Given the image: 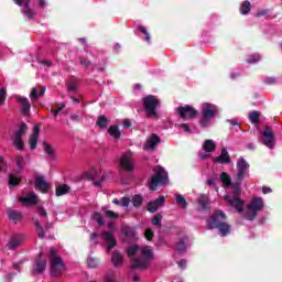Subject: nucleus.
<instances>
[{
    "label": "nucleus",
    "instance_id": "obj_1",
    "mask_svg": "<svg viewBox=\"0 0 282 282\" xmlns=\"http://www.w3.org/2000/svg\"><path fill=\"white\" fill-rule=\"evenodd\" d=\"M226 219H228V216H226L224 210H216L207 221V227L209 230H218L219 235L223 237H228V235H230L231 226L226 223Z\"/></svg>",
    "mask_w": 282,
    "mask_h": 282
},
{
    "label": "nucleus",
    "instance_id": "obj_2",
    "mask_svg": "<svg viewBox=\"0 0 282 282\" xmlns=\"http://www.w3.org/2000/svg\"><path fill=\"white\" fill-rule=\"evenodd\" d=\"M154 175L148 183L149 191H158L159 186H162L169 182V173L164 167L156 165L153 167Z\"/></svg>",
    "mask_w": 282,
    "mask_h": 282
},
{
    "label": "nucleus",
    "instance_id": "obj_3",
    "mask_svg": "<svg viewBox=\"0 0 282 282\" xmlns=\"http://www.w3.org/2000/svg\"><path fill=\"white\" fill-rule=\"evenodd\" d=\"M48 260L51 263V276H61L63 272H65V262H63V258L56 253V248H51Z\"/></svg>",
    "mask_w": 282,
    "mask_h": 282
},
{
    "label": "nucleus",
    "instance_id": "obj_4",
    "mask_svg": "<svg viewBox=\"0 0 282 282\" xmlns=\"http://www.w3.org/2000/svg\"><path fill=\"white\" fill-rule=\"evenodd\" d=\"M202 119L199 121L200 127H208L210 124V119L215 118L217 113H219V109L215 106V104L205 102L202 105Z\"/></svg>",
    "mask_w": 282,
    "mask_h": 282
},
{
    "label": "nucleus",
    "instance_id": "obj_5",
    "mask_svg": "<svg viewBox=\"0 0 282 282\" xmlns=\"http://www.w3.org/2000/svg\"><path fill=\"white\" fill-rule=\"evenodd\" d=\"M160 106V99L153 95H149L143 98V107L147 111L148 118H158V107Z\"/></svg>",
    "mask_w": 282,
    "mask_h": 282
},
{
    "label": "nucleus",
    "instance_id": "obj_6",
    "mask_svg": "<svg viewBox=\"0 0 282 282\" xmlns=\"http://www.w3.org/2000/svg\"><path fill=\"white\" fill-rule=\"evenodd\" d=\"M176 111L183 120H193L197 118V110L193 108V106H181L176 108Z\"/></svg>",
    "mask_w": 282,
    "mask_h": 282
},
{
    "label": "nucleus",
    "instance_id": "obj_7",
    "mask_svg": "<svg viewBox=\"0 0 282 282\" xmlns=\"http://www.w3.org/2000/svg\"><path fill=\"white\" fill-rule=\"evenodd\" d=\"M25 131H28V124L21 123L19 130L14 133L13 144L19 151H23L24 143L21 138H23Z\"/></svg>",
    "mask_w": 282,
    "mask_h": 282
},
{
    "label": "nucleus",
    "instance_id": "obj_8",
    "mask_svg": "<svg viewBox=\"0 0 282 282\" xmlns=\"http://www.w3.org/2000/svg\"><path fill=\"white\" fill-rule=\"evenodd\" d=\"M51 189L52 184L47 183V181L45 180V175L36 174V191H39L43 195H47V193H50Z\"/></svg>",
    "mask_w": 282,
    "mask_h": 282
},
{
    "label": "nucleus",
    "instance_id": "obj_9",
    "mask_svg": "<svg viewBox=\"0 0 282 282\" xmlns=\"http://www.w3.org/2000/svg\"><path fill=\"white\" fill-rule=\"evenodd\" d=\"M120 166L121 169H123V171H127L128 173H131V171L135 169L133 162V154H131V152H127L121 156Z\"/></svg>",
    "mask_w": 282,
    "mask_h": 282
},
{
    "label": "nucleus",
    "instance_id": "obj_10",
    "mask_svg": "<svg viewBox=\"0 0 282 282\" xmlns=\"http://www.w3.org/2000/svg\"><path fill=\"white\" fill-rule=\"evenodd\" d=\"M250 169V164L246 161V159L240 158L237 161V180H239V182H241V180H243V177H246V171H248Z\"/></svg>",
    "mask_w": 282,
    "mask_h": 282
},
{
    "label": "nucleus",
    "instance_id": "obj_11",
    "mask_svg": "<svg viewBox=\"0 0 282 282\" xmlns=\"http://www.w3.org/2000/svg\"><path fill=\"white\" fill-rule=\"evenodd\" d=\"M225 199L227 200L228 205L231 206V208H236L237 213L241 215L243 213V206H246V203L239 197L230 198L229 196H226Z\"/></svg>",
    "mask_w": 282,
    "mask_h": 282
},
{
    "label": "nucleus",
    "instance_id": "obj_12",
    "mask_svg": "<svg viewBox=\"0 0 282 282\" xmlns=\"http://www.w3.org/2000/svg\"><path fill=\"white\" fill-rule=\"evenodd\" d=\"M262 135H263V144L269 149H272V147H274V132H272V128L267 126L264 128Z\"/></svg>",
    "mask_w": 282,
    "mask_h": 282
},
{
    "label": "nucleus",
    "instance_id": "obj_13",
    "mask_svg": "<svg viewBox=\"0 0 282 282\" xmlns=\"http://www.w3.org/2000/svg\"><path fill=\"white\" fill-rule=\"evenodd\" d=\"M166 203V197L164 196H159L155 200H152L148 204V212L149 213H156L158 209L161 206H164V204Z\"/></svg>",
    "mask_w": 282,
    "mask_h": 282
},
{
    "label": "nucleus",
    "instance_id": "obj_14",
    "mask_svg": "<svg viewBox=\"0 0 282 282\" xmlns=\"http://www.w3.org/2000/svg\"><path fill=\"white\" fill-rule=\"evenodd\" d=\"M14 3H17V6L24 7L23 14L26 19H34V12L30 9V0H14Z\"/></svg>",
    "mask_w": 282,
    "mask_h": 282
},
{
    "label": "nucleus",
    "instance_id": "obj_15",
    "mask_svg": "<svg viewBox=\"0 0 282 282\" xmlns=\"http://www.w3.org/2000/svg\"><path fill=\"white\" fill-rule=\"evenodd\" d=\"M160 142H162V139L158 134L153 133L144 143L143 149L144 151L153 150L158 144H160Z\"/></svg>",
    "mask_w": 282,
    "mask_h": 282
},
{
    "label": "nucleus",
    "instance_id": "obj_16",
    "mask_svg": "<svg viewBox=\"0 0 282 282\" xmlns=\"http://www.w3.org/2000/svg\"><path fill=\"white\" fill-rule=\"evenodd\" d=\"M21 243H23V235H13L10 238L7 248L8 250H17Z\"/></svg>",
    "mask_w": 282,
    "mask_h": 282
},
{
    "label": "nucleus",
    "instance_id": "obj_17",
    "mask_svg": "<svg viewBox=\"0 0 282 282\" xmlns=\"http://www.w3.org/2000/svg\"><path fill=\"white\" fill-rule=\"evenodd\" d=\"M248 210H256L259 213V210H263V198L261 197H253L251 199V203L247 205Z\"/></svg>",
    "mask_w": 282,
    "mask_h": 282
},
{
    "label": "nucleus",
    "instance_id": "obj_18",
    "mask_svg": "<svg viewBox=\"0 0 282 282\" xmlns=\"http://www.w3.org/2000/svg\"><path fill=\"white\" fill-rule=\"evenodd\" d=\"M19 202H21L22 206H36V194L31 193L28 196H21Z\"/></svg>",
    "mask_w": 282,
    "mask_h": 282
},
{
    "label": "nucleus",
    "instance_id": "obj_19",
    "mask_svg": "<svg viewBox=\"0 0 282 282\" xmlns=\"http://www.w3.org/2000/svg\"><path fill=\"white\" fill-rule=\"evenodd\" d=\"M104 239L107 243L108 250H113V248H116V246H118V240H116V238L113 237V234H111V231H105Z\"/></svg>",
    "mask_w": 282,
    "mask_h": 282
},
{
    "label": "nucleus",
    "instance_id": "obj_20",
    "mask_svg": "<svg viewBox=\"0 0 282 282\" xmlns=\"http://www.w3.org/2000/svg\"><path fill=\"white\" fill-rule=\"evenodd\" d=\"M214 162L217 164H230V154H228V150L226 148H223L220 155L214 158Z\"/></svg>",
    "mask_w": 282,
    "mask_h": 282
},
{
    "label": "nucleus",
    "instance_id": "obj_21",
    "mask_svg": "<svg viewBox=\"0 0 282 282\" xmlns=\"http://www.w3.org/2000/svg\"><path fill=\"white\" fill-rule=\"evenodd\" d=\"M77 85H78V78H76L75 76L69 77V79L66 82V87L68 89L69 96L78 91Z\"/></svg>",
    "mask_w": 282,
    "mask_h": 282
},
{
    "label": "nucleus",
    "instance_id": "obj_22",
    "mask_svg": "<svg viewBox=\"0 0 282 282\" xmlns=\"http://www.w3.org/2000/svg\"><path fill=\"white\" fill-rule=\"evenodd\" d=\"M42 147L48 160H56V150H54V148H52V145L47 143V141H43Z\"/></svg>",
    "mask_w": 282,
    "mask_h": 282
},
{
    "label": "nucleus",
    "instance_id": "obj_23",
    "mask_svg": "<svg viewBox=\"0 0 282 282\" xmlns=\"http://www.w3.org/2000/svg\"><path fill=\"white\" fill-rule=\"evenodd\" d=\"M17 101L21 105V111L24 116L30 115V100L25 97H17Z\"/></svg>",
    "mask_w": 282,
    "mask_h": 282
},
{
    "label": "nucleus",
    "instance_id": "obj_24",
    "mask_svg": "<svg viewBox=\"0 0 282 282\" xmlns=\"http://www.w3.org/2000/svg\"><path fill=\"white\" fill-rule=\"evenodd\" d=\"M131 267L133 270H147L149 268V261L133 258Z\"/></svg>",
    "mask_w": 282,
    "mask_h": 282
},
{
    "label": "nucleus",
    "instance_id": "obj_25",
    "mask_svg": "<svg viewBox=\"0 0 282 282\" xmlns=\"http://www.w3.org/2000/svg\"><path fill=\"white\" fill-rule=\"evenodd\" d=\"M69 191H72V187L67 184H59L55 187V195L56 197H63V195L69 194Z\"/></svg>",
    "mask_w": 282,
    "mask_h": 282
},
{
    "label": "nucleus",
    "instance_id": "obj_26",
    "mask_svg": "<svg viewBox=\"0 0 282 282\" xmlns=\"http://www.w3.org/2000/svg\"><path fill=\"white\" fill-rule=\"evenodd\" d=\"M203 149L205 150V153H214V151H217V144L213 139H207L203 143Z\"/></svg>",
    "mask_w": 282,
    "mask_h": 282
},
{
    "label": "nucleus",
    "instance_id": "obj_27",
    "mask_svg": "<svg viewBox=\"0 0 282 282\" xmlns=\"http://www.w3.org/2000/svg\"><path fill=\"white\" fill-rule=\"evenodd\" d=\"M111 262L115 268H120V265H122L123 263L122 253H120V251H113L111 257Z\"/></svg>",
    "mask_w": 282,
    "mask_h": 282
},
{
    "label": "nucleus",
    "instance_id": "obj_28",
    "mask_svg": "<svg viewBox=\"0 0 282 282\" xmlns=\"http://www.w3.org/2000/svg\"><path fill=\"white\" fill-rule=\"evenodd\" d=\"M8 217L11 221H14L15 224L23 219V215L21 214V212L14 209H8Z\"/></svg>",
    "mask_w": 282,
    "mask_h": 282
},
{
    "label": "nucleus",
    "instance_id": "obj_29",
    "mask_svg": "<svg viewBox=\"0 0 282 282\" xmlns=\"http://www.w3.org/2000/svg\"><path fill=\"white\" fill-rule=\"evenodd\" d=\"M100 170H96L95 167H93L85 173V177L86 180H88V182H94V180H98V177H100Z\"/></svg>",
    "mask_w": 282,
    "mask_h": 282
},
{
    "label": "nucleus",
    "instance_id": "obj_30",
    "mask_svg": "<svg viewBox=\"0 0 282 282\" xmlns=\"http://www.w3.org/2000/svg\"><path fill=\"white\" fill-rule=\"evenodd\" d=\"M108 133L115 140H120V138L122 135V132L120 131V127H118L117 124L110 126L108 129Z\"/></svg>",
    "mask_w": 282,
    "mask_h": 282
},
{
    "label": "nucleus",
    "instance_id": "obj_31",
    "mask_svg": "<svg viewBox=\"0 0 282 282\" xmlns=\"http://www.w3.org/2000/svg\"><path fill=\"white\" fill-rule=\"evenodd\" d=\"M141 256L145 261H153V249L151 247H141Z\"/></svg>",
    "mask_w": 282,
    "mask_h": 282
},
{
    "label": "nucleus",
    "instance_id": "obj_32",
    "mask_svg": "<svg viewBox=\"0 0 282 282\" xmlns=\"http://www.w3.org/2000/svg\"><path fill=\"white\" fill-rule=\"evenodd\" d=\"M96 124L99 127V129L105 130L109 127V118L106 116H99L97 118Z\"/></svg>",
    "mask_w": 282,
    "mask_h": 282
},
{
    "label": "nucleus",
    "instance_id": "obj_33",
    "mask_svg": "<svg viewBox=\"0 0 282 282\" xmlns=\"http://www.w3.org/2000/svg\"><path fill=\"white\" fill-rule=\"evenodd\" d=\"M122 232L126 235L127 239H130V241H135V230L129 226L122 227Z\"/></svg>",
    "mask_w": 282,
    "mask_h": 282
},
{
    "label": "nucleus",
    "instance_id": "obj_34",
    "mask_svg": "<svg viewBox=\"0 0 282 282\" xmlns=\"http://www.w3.org/2000/svg\"><path fill=\"white\" fill-rule=\"evenodd\" d=\"M46 268H47V261L37 260V262H36V274H43V272H45Z\"/></svg>",
    "mask_w": 282,
    "mask_h": 282
},
{
    "label": "nucleus",
    "instance_id": "obj_35",
    "mask_svg": "<svg viewBox=\"0 0 282 282\" xmlns=\"http://www.w3.org/2000/svg\"><path fill=\"white\" fill-rule=\"evenodd\" d=\"M142 204H144V198L141 195H134L132 197V205L134 208H141Z\"/></svg>",
    "mask_w": 282,
    "mask_h": 282
},
{
    "label": "nucleus",
    "instance_id": "obj_36",
    "mask_svg": "<svg viewBox=\"0 0 282 282\" xmlns=\"http://www.w3.org/2000/svg\"><path fill=\"white\" fill-rule=\"evenodd\" d=\"M220 181L223 182L224 186L227 188L228 186H230V184H232V178H230V176L226 172H223L220 174Z\"/></svg>",
    "mask_w": 282,
    "mask_h": 282
},
{
    "label": "nucleus",
    "instance_id": "obj_37",
    "mask_svg": "<svg viewBox=\"0 0 282 282\" xmlns=\"http://www.w3.org/2000/svg\"><path fill=\"white\" fill-rule=\"evenodd\" d=\"M176 204L180 206V208H187L188 206L186 198H184L182 194H176Z\"/></svg>",
    "mask_w": 282,
    "mask_h": 282
},
{
    "label": "nucleus",
    "instance_id": "obj_38",
    "mask_svg": "<svg viewBox=\"0 0 282 282\" xmlns=\"http://www.w3.org/2000/svg\"><path fill=\"white\" fill-rule=\"evenodd\" d=\"M198 205H200V207L203 208V210H208V197H206V195L202 194L198 197Z\"/></svg>",
    "mask_w": 282,
    "mask_h": 282
},
{
    "label": "nucleus",
    "instance_id": "obj_39",
    "mask_svg": "<svg viewBox=\"0 0 282 282\" xmlns=\"http://www.w3.org/2000/svg\"><path fill=\"white\" fill-rule=\"evenodd\" d=\"M259 61H261V55L259 53H254L248 56L246 63H249V65H254V63H259Z\"/></svg>",
    "mask_w": 282,
    "mask_h": 282
},
{
    "label": "nucleus",
    "instance_id": "obj_40",
    "mask_svg": "<svg viewBox=\"0 0 282 282\" xmlns=\"http://www.w3.org/2000/svg\"><path fill=\"white\" fill-rule=\"evenodd\" d=\"M259 118H261V112H259V111H251L249 113V120H250L251 124L259 123Z\"/></svg>",
    "mask_w": 282,
    "mask_h": 282
},
{
    "label": "nucleus",
    "instance_id": "obj_41",
    "mask_svg": "<svg viewBox=\"0 0 282 282\" xmlns=\"http://www.w3.org/2000/svg\"><path fill=\"white\" fill-rule=\"evenodd\" d=\"M251 8H252V4L250 3V1H243L241 7H240V13L241 14H249Z\"/></svg>",
    "mask_w": 282,
    "mask_h": 282
},
{
    "label": "nucleus",
    "instance_id": "obj_42",
    "mask_svg": "<svg viewBox=\"0 0 282 282\" xmlns=\"http://www.w3.org/2000/svg\"><path fill=\"white\" fill-rule=\"evenodd\" d=\"M91 219L97 221L98 226H105V219H102V214L96 212L91 215Z\"/></svg>",
    "mask_w": 282,
    "mask_h": 282
},
{
    "label": "nucleus",
    "instance_id": "obj_43",
    "mask_svg": "<svg viewBox=\"0 0 282 282\" xmlns=\"http://www.w3.org/2000/svg\"><path fill=\"white\" fill-rule=\"evenodd\" d=\"M128 257H135L138 252H140V246L138 245H132L127 249Z\"/></svg>",
    "mask_w": 282,
    "mask_h": 282
},
{
    "label": "nucleus",
    "instance_id": "obj_44",
    "mask_svg": "<svg viewBox=\"0 0 282 282\" xmlns=\"http://www.w3.org/2000/svg\"><path fill=\"white\" fill-rule=\"evenodd\" d=\"M19 184H21V178L10 174L9 175V186H10V188H12L14 186H19Z\"/></svg>",
    "mask_w": 282,
    "mask_h": 282
},
{
    "label": "nucleus",
    "instance_id": "obj_45",
    "mask_svg": "<svg viewBox=\"0 0 282 282\" xmlns=\"http://www.w3.org/2000/svg\"><path fill=\"white\" fill-rule=\"evenodd\" d=\"M31 149H36V126L33 127V133L29 140Z\"/></svg>",
    "mask_w": 282,
    "mask_h": 282
},
{
    "label": "nucleus",
    "instance_id": "obj_46",
    "mask_svg": "<svg viewBox=\"0 0 282 282\" xmlns=\"http://www.w3.org/2000/svg\"><path fill=\"white\" fill-rule=\"evenodd\" d=\"M186 251V240L185 239H181L177 243H176V252H185Z\"/></svg>",
    "mask_w": 282,
    "mask_h": 282
},
{
    "label": "nucleus",
    "instance_id": "obj_47",
    "mask_svg": "<svg viewBox=\"0 0 282 282\" xmlns=\"http://www.w3.org/2000/svg\"><path fill=\"white\" fill-rule=\"evenodd\" d=\"M162 218H163L162 214H155L151 220V224L153 226L162 227Z\"/></svg>",
    "mask_w": 282,
    "mask_h": 282
},
{
    "label": "nucleus",
    "instance_id": "obj_48",
    "mask_svg": "<svg viewBox=\"0 0 282 282\" xmlns=\"http://www.w3.org/2000/svg\"><path fill=\"white\" fill-rule=\"evenodd\" d=\"M87 265L88 268H98V265H100V260L90 257L87 259Z\"/></svg>",
    "mask_w": 282,
    "mask_h": 282
},
{
    "label": "nucleus",
    "instance_id": "obj_49",
    "mask_svg": "<svg viewBox=\"0 0 282 282\" xmlns=\"http://www.w3.org/2000/svg\"><path fill=\"white\" fill-rule=\"evenodd\" d=\"M144 237L147 241H153V237H155V232H153V229L147 228L144 231Z\"/></svg>",
    "mask_w": 282,
    "mask_h": 282
},
{
    "label": "nucleus",
    "instance_id": "obj_50",
    "mask_svg": "<svg viewBox=\"0 0 282 282\" xmlns=\"http://www.w3.org/2000/svg\"><path fill=\"white\" fill-rule=\"evenodd\" d=\"M105 217H107L108 219H118L120 215L113 210L108 209L105 212Z\"/></svg>",
    "mask_w": 282,
    "mask_h": 282
},
{
    "label": "nucleus",
    "instance_id": "obj_51",
    "mask_svg": "<svg viewBox=\"0 0 282 282\" xmlns=\"http://www.w3.org/2000/svg\"><path fill=\"white\" fill-rule=\"evenodd\" d=\"M79 64L83 65L84 67H89V65H91V61L87 59L84 56H79Z\"/></svg>",
    "mask_w": 282,
    "mask_h": 282
},
{
    "label": "nucleus",
    "instance_id": "obj_52",
    "mask_svg": "<svg viewBox=\"0 0 282 282\" xmlns=\"http://www.w3.org/2000/svg\"><path fill=\"white\" fill-rule=\"evenodd\" d=\"M37 237L43 239L45 237V231H43V227H41V223L36 221Z\"/></svg>",
    "mask_w": 282,
    "mask_h": 282
},
{
    "label": "nucleus",
    "instance_id": "obj_53",
    "mask_svg": "<svg viewBox=\"0 0 282 282\" xmlns=\"http://www.w3.org/2000/svg\"><path fill=\"white\" fill-rule=\"evenodd\" d=\"M8 94L6 93V88H0V105L6 102Z\"/></svg>",
    "mask_w": 282,
    "mask_h": 282
},
{
    "label": "nucleus",
    "instance_id": "obj_54",
    "mask_svg": "<svg viewBox=\"0 0 282 282\" xmlns=\"http://www.w3.org/2000/svg\"><path fill=\"white\" fill-rule=\"evenodd\" d=\"M36 213L40 217H47V210L41 206L36 207Z\"/></svg>",
    "mask_w": 282,
    "mask_h": 282
},
{
    "label": "nucleus",
    "instance_id": "obj_55",
    "mask_svg": "<svg viewBox=\"0 0 282 282\" xmlns=\"http://www.w3.org/2000/svg\"><path fill=\"white\" fill-rule=\"evenodd\" d=\"M129 204H131V198L127 196L121 198V206H123V208H128Z\"/></svg>",
    "mask_w": 282,
    "mask_h": 282
},
{
    "label": "nucleus",
    "instance_id": "obj_56",
    "mask_svg": "<svg viewBox=\"0 0 282 282\" xmlns=\"http://www.w3.org/2000/svg\"><path fill=\"white\" fill-rule=\"evenodd\" d=\"M37 63H40V65H43V67H52V61L50 59H39Z\"/></svg>",
    "mask_w": 282,
    "mask_h": 282
},
{
    "label": "nucleus",
    "instance_id": "obj_57",
    "mask_svg": "<svg viewBox=\"0 0 282 282\" xmlns=\"http://www.w3.org/2000/svg\"><path fill=\"white\" fill-rule=\"evenodd\" d=\"M265 85H276V78L274 77H267L264 78Z\"/></svg>",
    "mask_w": 282,
    "mask_h": 282
},
{
    "label": "nucleus",
    "instance_id": "obj_58",
    "mask_svg": "<svg viewBox=\"0 0 282 282\" xmlns=\"http://www.w3.org/2000/svg\"><path fill=\"white\" fill-rule=\"evenodd\" d=\"M181 129L185 131V133H193L191 130V127H188V123H181L180 124Z\"/></svg>",
    "mask_w": 282,
    "mask_h": 282
},
{
    "label": "nucleus",
    "instance_id": "obj_59",
    "mask_svg": "<svg viewBox=\"0 0 282 282\" xmlns=\"http://www.w3.org/2000/svg\"><path fill=\"white\" fill-rule=\"evenodd\" d=\"M250 212L251 213L246 216V219H248L249 221H252V219L257 217V210H250Z\"/></svg>",
    "mask_w": 282,
    "mask_h": 282
},
{
    "label": "nucleus",
    "instance_id": "obj_60",
    "mask_svg": "<svg viewBox=\"0 0 282 282\" xmlns=\"http://www.w3.org/2000/svg\"><path fill=\"white\" fill-rule=\"evenodd\" d=\"M122 124H123V129H131V127H132L131 120H129V119H124L122 121Z\"/></svg>",
    "mask_w": 282,
    "mask_h": 282
},
{
    "label": "nucleus",
    "instance_id": "obj_61",
    "mask_svg": "<svg viewBox=\"0 0 282 282\" xmlns=\"http://www.w3.org/2000/svg\"><path fill=\"white\" fill-rule=\"evenodd\" d=\"M102 182H105V175H101L99 181H96L94 184L97 188H100V186L102 185Z\"/></svg>",
    "mask_w": 282,
    "mask_h": 282
},
{
    "label": "nucleus",
    "instance_id": "obj_62",
    "mask_svg": "<svg viewBox=\"0 0 282 282\" xmlns=\"http://www.w3.org/2000/svg\"><path fill=\"white\" fill-rule=\"evenodd\" d=\"M265 14H268V11L265 9H263L262 11H259L256 13L257 19H259V17H265Z\"/></svg>",
    "mask_w": 282,
    "mask_h": 282
},
{
    "label": "nucleus",
    "instance_id": "obj_63",
    "mask_svg": "<svg viewBox=\"0 0 282 282\" xmlns=\"http://www.w3.org/2000/svg\"><path fill=\"white\" fill-rule=\"evenodd\" d=\"M70 120H73V122H80V117L78 115H72Z\"/></svg>",
    "mask_w": 282,
    "mask_h": 282
},
{
    "label": "nucleus",
    "instance_id": "obj_64",
    "mask_svg": "<svg viewBox=\"0 0 282 282\" xmlns=\"http://www.w3.org/2000/svg\"><path fill=\"white\" fill-rule=\"evenodd\" d=\"M178 268H186V259H182L177 262Z\"/></svg>",
    "mask_w": 282,
    "mask_h": 282
}]
</instances>
